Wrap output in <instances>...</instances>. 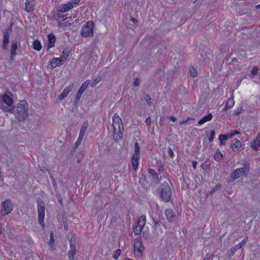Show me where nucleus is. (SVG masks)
<instances>
[{
    "label": "nucleus",
    "mask_w": 260,
    "mask_h": 260,
    "mask_svg": "<svg viewBox=\"0 0 260 260\" xmlns=\"http://www.w3.org/2000/svg\"><path fill=\"white\" fill-rule=\"evenodd\" d=\"M242 106H239L234 111L233 114L235 116H238L242 113Z\"/></svg>",
    "instance_id": "nucleus-34"
},
{
    "label": "nucleus",
    "mask_w": 260,
    "mask_h": 260,
    "mask_svg": "<svg viewBox=\"0 0 260 260\" xmlns=\"http://www.w3.org/2000/svg\"><path fill=\"white\" fill-rule=\"evenodd\" d=\"M192 166H193V168L196 169L197 168V162L195 160H193L192 161Z\"/></svg>",
    "instance_id": "nucleus-54"
},
{
    "label": "nucleus",
    "mask_w": 260,
    "mask_h": 260,
    "mask_svg": "<svg viewBox=\"0 0 260 260\" xmlns=\"http://www.w3.org/2000/svg\"><path fill=\"white\" fill-rule=\"evenodd\" d=\"M148 173L151 175L153 179H157L158 178V175L154 170L152 169H149L148 170Z\"/></svg>",
    "instance_id": "nucleus-32"
},
{
    "label": "nucleus",
    "mask_w": 260,
    "mask_h": 260,
    "mask_svg": "<svg viewBox=\"0 0 260 260\" xmlns=\"http://www.w3.org/2000/svg\"><path fill=\"white\" fill-rule=\"evenodd\" d=\"M191 120H193L194 119L191 118L190 117H187V119L185 120V121H187V123H188L189 124V121H190Z\"/></svg>",
    "instance_id": "nucleus-63"
},
{
    "label": "nucleus",
    "mask_w": 260,
    "mask_h": 260,
    "mask_svg": "<svg viewBox=\"0 0 260 260\" xmlns=\"http://www.w3.org/2000/svg\"><path fill=\"white\" fill-rule=\"evenodd\" d=\"M140 153V146L137 142L135 144V154L133 156L139 157Z\"/></svg>",
    "instance_id": "nucleus-31"
},
{
    "label": "nucleus",
    "mask_w": 260,
    "mask_h": 260,
    "mask_svg": "<svg viewBox=\"0 0 260 260\" xmlns=\"http://www.w3.org/2000/svg\"><path fill=\"white\" fill-rule=\"evenodd\" d=\"M213 116L211 113L208 114L207 115L204 116L201 119L198 121L199 125H202L207 121H210Z\"/></svg>",
    "instance_id": "nucleus-23"
},
{
    "label": "nucleus",
    "mask_w": 260,
    "mask_h": 260,
    "mask_svg": "<svg viewBox=\"0 0 260 260\" xmlns=\"http://www.w3.org/2000/svg\"><path fill=\"white\" fill-rule=\"evenodd\" d=\"M13 208V204L10 200H6L3 202V207L1 213L3 216L9 214L11 212Z\"/></svg>",
    "instance_id": "nucleus-8"
},
{
    "label": "nucleus",
    "mask_w": 260,
    "mask_h": 260,
    "mask_svg": "<svg viewBox=\"0 0 260 260\" xmlns=\"http://www.w3.org/2000/svg\"><path fill=\"white\" fill-rule=\"evenodd\" d=\"M131 21H132V22H133L135 24L137 23L138 22V20L136 18H132L131 19Z\"/></svg>",
    "instance_id": "nucleus-58"
},
{
    "label": "nucleus",
    "mask_w": 260,
    "mask_h": 260,
    "mask_svg": "<svg viewBox=\"0 0 260 260\" xmlns=\"http://www.w3.org/2000/svg\"><path fill=\"white\" fill-rule=\"evenodd\" d=\"M35 2L34 0H26L24 10L27 12H31L34 9Z\"/></svg>",
    "instance_id": "nucleus-15"
},
{
    "label": "nucleus",
    "mask_w": 260,
    "mask_h": 260,
    "mask_svg": "<svg viewBox=\"0 0 260 260\" xmlns=\"http://www.w3.org/2000/svg\"><path fill=\"white\" fill-rule=\"evenodd\" d=\"M123 130V127L121 129L120 132L117 131L115 133L113 132L114 133V139L115 141H119V140H121L122 139V131Z\"/></svg>",
    "instance_id": "nucleus-27"
},
{
    "label": "nucleus",
    "mask_w": 260,
    "mask_h": 260,
    "mask_svg": "<svg viewBox=\"0 0 260 260\" xmlns=\"http://www.w3.org/2000/svg\"><path fill=\"white\" fill-rule=\"evenodd\" d=\"M142 231V229H141L140 228L137 226V225L136 226V228L134 230V232L135 235H139Z\"/></svg>",
    "instance_id": "nucleus-40"
},
{
    "label": "nucleus",
    "mask_w": 260,
    "mask_h": 260,
    "mask_svg": "<svg viewBox=\"0 0 260 260\" xmlns=\"http://www.w3.org/2000/svg\"><path fill=\"white\" fill-rule=\"evenodd\" d=\"M256 139L260 142V133L258 134Z\"/></svg>",
    "instance_id": "nucleus-64"
},
{
    "label": "nucleus",
    "mask_w": 260,
    "mask_h": 260,
    "mask_svg": "<svg viewBox=\"0 0 260 260\" xmlns=\"http://www.w3.org/2000/svg\"><path fill=\"white\" fill-rule=\"evenodd\" d=\"M170 119L172 120L173 122H175L176 120V118L174 116H171Z\"/></svg>",
    "instance_id": "nucleus-62"
},
{
    "label": "nucleus",
    "mask_w": 260,
    "mask_h": 260,
    "mask_svg": "<svg viewBox=\"0 0 260 260\" xmlns=\"http://www.w3.org/2000/svg\"><path fill=\"white\" fill-rule=\"evenodd\" d=\"M158 194L161 201L165 202L170 201L172 197V190L169 182L166 181L161 184Z\"/></svg>",
    "instance_id": "nucleus-2"
},
{
    "label": "nucleus",
    "mask_w": 260,
    "mask_h": 260,
    "mask_svg": "<svg viewBox=\"0 0 260 260\" xmlns=\"http://www.w3.org/2000/svg\"><path fill=\"white\" fill-rule=\"evenodd\" d=\"M70 250L68 251V257L69 260H74V256L76 253L75 241L73 238L69 240Z\"/></svg>",
    "instance_id": "nucleus-9"
},
{
    "label": "nucleus",
    "mask_w": 260,
    "mask_h": 260,
    "mask_svg": "<svg viewBox=\"0 0 260 260\" xmlns=\"http://www.w3.org/2000/svg\"><path fill=\"white\" fill-rule=\"evenodd\" d=\"M101 80L100 77L95 78L91 83L90 85L92 87H95Z\"/></svg>",
    "instance_id": "nucleus-37"
},
{
    "label": "nucleus",
    "mask_w": 260,
    "mask_h": 260,
    "mask_svg": "<svg viewBox=\"0 0 260 260\" xmlns=\"http://www.w3.org/2000/svg\"><path fill=\"white\" fill-rule=\"evenodd\" d=\"M54 242H55V240H54V238L53 234V233H51L50 234V241H49V245L51 247H52L53 246V244L54 243Z\"/></svg>",
    "instance_id": "nucleus-33"
},
{
    "label": "nucleus",
    "mask_w": 260,
    "mask_h": 260,
    "mask_svg": "<svg viewBox=\"0 0 260 260\" xmlns=\"http://www.w3.org/2000/svg\"><path fill=\"white\" fill-rule=\"evenodd\" d=\"M90 83L89 80H86L84 82H83L80 87L78 91L77 92L75 100H74V105H76L79 103V101H80L81 97L82 96V94L85 91L86 89L87 88L88 84Z\"/></svg>",
    "instance_id": "nucleus-7"
},
{
    "label": "nucleus",
    "mask_w": 260,
    "mask_h": 260,
    "mask_svg": "<svg viewBox=\"0 0 260 260\" xmlns=\"http://www.w3.org/2000/svg\"><path fill=\"white\" fill-rule=\"evenodd\" d=\"M258 72L257 68L256 67H253L251 70V74L253 75H255Z\"/></svg>",
    "instance_id": "nucleus-48"
},
{
    "label": "nucleus",
    "mask_w": 260,
    "mask_h": 260,
    "mask_svg": "<svg viewBox=\"0 0 260 260\" xmlns=\"http://www.w3.org/2000/svg\"><path fill=\"white\" fill-rule=\"evenodd\" d=\"M3 47L4 49H6L7 48V46L9 42L10 38V34L7 31H4L3 32Z\"/></svg>",
    "instance_id": "nucleus-17"
},
{
    "label": "nucleus",
    "mask_w": 260,
    "mask_h": 260,
    "mask_svg": "<svg viewBox=\"0 0 260 260\" xmlns=\"http://www.w3.org/2000/svg\"><path fill=\"white\" fill-rule=\"evenodd\" d=\"M235 102L233 99L230 98L228 100L226 104L223 108V111H226L229 109L232 108L234 105Z\"/></svg>",
    "instance_id": "nucleus-21"
},
{
    "label": "nucleus",
    "mask_w": 260,
    "mask_h": 260,
    "mask_svg": "<svg viewBox=\"0 0 260 260\" xmlns=\"http://www.w3.org/2000/svg\"><path fill=\"white\" fill-rule=\"evenodd\" d=\"M152 220H153V226L155 228H156L157 226L159 225L158 221L157 219H155L154 218H152Z\"/></svg>",
    "instance_id": "nucleus-50"
},
{
    "label": "nucleus",
    "mask_w": 260,
    "mask_h": 260,
    "mask_svg": "<svg viewBox=\"0 0 260 260\" xmlns=\"http://www.w3.org/2000/svg\"><path fill=\"white\" fill-rule=\"evenodd\" d=\"M18 42L16 40H13L12 42L11 48V59L13 60V57L16 55V50L17 49Z\"/></svg>",
    "instance_id": "nucleus-18"
},
{
    "label": "nucleus",
    "mask_w": 260,
    "mask_h": 260,
    "mask_svg": "<svg viewBox=\"0 0 260 260\" xmlns=\"http://www.w3.org/2000/svg\"><path fill=\"white\" fill-rule=\"evenodd\" d=\"M94 22L92 21H88L81 30V35L83 37H91L93 35Z\"/></svg>",
    "instance_id": "nucleus-5"
},
{
    "label": "nucleus",
    "mask_w": 260,
    "mask_h": 260,
    "mask_svg": "<svg viewBox=\"0 0 260 260\" xmlns=\"http://www.w3.org/2000/svg\"><path fill=\"white\" fill-rule=\"evenodd\" d=\"M215 135V132L214 131H211L210 132V136L209 137V141L211 142L213 141Z\"/></svg>",
    "instance_id": "nucleus-39"
},
{
    "label": "nucleus",
    "mask_w": 260,
    "mask_h": 260,
    "mask_svg": "<svg viewBox=\"0 0 260 260\" xmlns=\"http://www.w3.org/2000/svg\"><path fill=\"white\" fill-rule=\"evenodd\" d=\"M247 238H244L242 242H240L239 244H238V245L240 246V248H241L244 244L246 243L247 241Z\"/></svg>",
    "instance_id": "nucleus-51"
},
{
    "label": "nucleus",
    "mask_w": 260,
    "mask_h": 260,
    "mask_svg": "<svg viewBox=\"0 0 260 260\" xmlns=\"http://www.w3.org/2000/svg\"><path fill=\"white\" fill-rule=\"evenodd\" d=\"M241 146V143L238 139H234L231 142V147L233 151H238Z\"/></svg>",
    "instance_id": "nucleus-16"
},
{
    "label": "nucleus",
    "mask_w": 260,
    "mask_h": 260,
    "mask_svg": "<svg viewBox=\"0 0 260 260\" xmlns=\"http://www.w3.org/2000/svg\"><path fill=\"white\" fill-rule=\"evenodd\" d=\"M120 253H121V250L120 249H118L115 251V253L114 254L113 257L115 260H116L119 257V256L120 254Z\"/></svg>",
    "instance_id": "nucleus-41"
},
{
    "label": "nucleus",
    "mask_w": 260,
    "mask_h": 260,
    "mask_svg": "<svg viewBox=\"0 0 260 260\" xmlns=\"http://www.w3.org/2000/svg\"><path fill=\"white\" fill-rule=\"evenodd\" d=\"M70 53V50L68 48L64 49L62 52V55L60 57L61 59L64 60V61L66 60L67 58L69 56Z\"/></svg>",
    "instance_id": "nucleus-30"
},
{
    "label": "nucleus",
    "mask_w": 260,
    "mask_h": 260,
    "mask_svg": "<svg viewBox=\"0 0 260 260\" xmlns=\"http://www.w3.org/2000/svg\"><path fill=\"white\" fill-rule=\"evenodd\" d=\"M152 99L151 98H149L148 99L146 100V102L149 105L152 104Z\"/></svg>",
    "instance_id": "nucleus-52"
},
{
    "label": "nucleus",
    "mask_w": 260,
    "mask_h": 260,
    "mask_svg": "<svg viewBox=\"0 0 260 260\" xmlns=\"http://www.w3.org/2000/svg\"><path fill=\"white\" fill-rule=\"evenodd\" d=\"M157 163L158 167V171L162 172L164 170L162 164H161V162L160 161H159V162L157 161Z\"/></svg>",
    "instance_id": "nucleus-45"
},
{
    "label": "nucleus",
    "mask_w": 260,
    "mask_h": 260,
    "mask_svg": "<svg viewBox=\"0 0 260 260\" xmlns=\"http://www.w3.org/2000/svg\"><path fill=\"white\" fill-rule=\"evenodd\" d=\"M240 246L238 244L231 248V250L226 253V255L229 258H231L235 254L236 251L240 249Z\"/></svg>",
    "instance_id": "nucleus-20"
},
{
    "label": "nucleus",
    "mask_w": 260,
    "mask_h": 260,
    "mask_svg": "<svg viewBox=\"0 0 260 260\" xmlns=\"http://www.w3.org/2000/svg\"><path fill=\"white\" fill-rule=\"evenodd\" d=\"M237 12L239 13V14L240 15H244V14H246V12H245V11H243V10H242V11H240H240H238V12Z\"/></svg>",
    "instance_id": "nucleus-56"
},
{
    "label": "nucleus",
    "mask_w": 260,
    "mask_h": 260,
    "mask_svg": "<svg viewBox=\"0 0 260 260\" xmlns=\"http://www.w3.org/2000/svg\"><path fill=\"white\" fill-rule=\"evenodd\" d=\"M37 208L38 212V222L42 226H44L45 224L44 222L45 217V204L43 201L41 199H38L37 200Z\"/></svg>",
    "instance_id": "nucleus-4"
},
{
    "label": "nucleus",
    "mask_w": 260,
    "mask_h": 260,
    "mask_svg": "<svg viewBox=\"0 0 260 260\" xmlns=\"http://www.w3.org/2000/svg\"><path fill=\"white\" fill-rule=\"evenodd\" d=\"M189 72H190V74L192 77H194L197 76V72L194 68H192L190 70Z\"/></svg>",
    "instance_id": "nucleus-42"
},
{
    "label": "nucleus",
    "mask_w": 260,
    "mask_h": 260,
    "mask_svg": "<svg viewBox=\"0 0 260 260\" xmlns=\"http://www.w3.org/2000/svg\"><path fill=\"white\" fill-rule=\"evenodd\" d=\"M140 81H141V80L139 78H136L134 82V85L135 86H139L140 84Z\"/></svg>",
    "instance_id": "nucleus-46"
},
{
    "label": "nucleus",
    "mask_w": 260,
    "mask_h": 260,
    "mask_svg": "<svg viewBox=\"0 0 260 260\" xmlns=\"http://www.w3.org/2000/svg\"><path fill=\"white\" fill-rule=\"evenodd\" d=\"M135 252L138 255L141 256L143 250H144V247L142 241L137 240L134 242V244Z\"/></svg>",
    "instance_id": "nucleus-10"
},
{
    "label": "nucleus",
    "mask_w": 260,
    "mask_h": 260,
    "mask_svg": "<svg viewBox=\"0 0 260 260\" xmlns=\"http://www.w3.org/2000/svg\"><path fill=\"white\" fill-rule=\"evenodd\" d=\"M231 134L233 135V136L235 135L239 134V132L237 131H231Z\"/></svg>",
    "instance_id": "nucleus-57"
},
{
    "label": "nucleus",
    "mask_w": 260,
    "mask_h": 260,
    "mask_svg": "<svg viewBox=\"0 0 260 260\" xmlns=\"http://www.w3.org/2000/svg\"><path fill=\"white\" fill-rule=\"evenodd\" d=\"M225 135L227 137L228 139L232 138L233 137V135L231 134V132Z\"/></svg>",
    "instance_id": "nucleus-53"
},
{
    "label": "nucleus",
    "mask_w": 260,
    "mask_h": 260,
    "mask_svg": "<svg viewBox=\"0 0 260 260\" xmlns=\"http://www.w3.org/2000/svg\"><path fill=\"white\" fill-rule=\"evenodd\" d=\"M3 101L7 106L10 107L13 104L12 99L8 94H5L3 96Z\"/></svg>",
    "instance_id": "nucleus-22"
},
{
    "label": "nucleus",
    "mask_w": 260,
    "mask_h": 260,
    "mask_svg": "<svg viewBox=\"0 0 260 260\" xmlns=\"http://www.w3.org/2000/svg\"><path fill=\"white\" fill-rule=\"evenodd\" d=\"M142 237L145 239H149L151 238V235L147 231H144L142 233Z\"/></svg>",
    "instance_id": "nucleus-38"
},
{
    "label": "nucleus",
    "mask_w": 260,
    "mask_h": 260,
    "mask_svg": "<svg viewBox=\"0 0 260 260\" xmlns=\"http://www.w3.org/2000/svg\"><path fill=\"white\" fill-rule=\"evenodd\" d=\"M165 215L167 220L169 222L174 220L176 218V214L175 212L171 209H167L166 210Z\"/></svg>",
    "instance_id": "nucleus-14"
},
{
    "label": "nucleus",
    "mask_w": 260,
    "mask_h": 260,
    "mask_svg": "<svg viewBox=\"0 0 260 260\" xmlns=\"http://www.w3.org/2000/svg\"><path fill=\"white\" fill-rule=\"evenodd\" d=\"M219 141H220V145H224L225 144V141L224 140H222V139H219Z\"/></svg>",
    "instance_id": "nucleus-61"
},
{
    "label": "nucleus",
    "mask_w": 260,
    "mask_h": 260,
    "mask_svg": "<svg viewBox=\"0 0 260 260\" xmlns=\"http://www.w3.org/2000/svg\"><path fill=\"white\" fill-rule=\"evenodd\" d=\"M222 154L219 151H218L216 152L214 156V158L215 160L219 161L220 159V158L222 157Z\"/></svg>",
    "instance_id": "nucleus-35"
},
{
    "label": "nucleus",
    "mask_w": 260,
    "mask_h": 260,
    "mask_svg": "<svg viewBox=\"0 0 260 260\" xmlns=\"http://www.w3.org/2000/svg\"><path fill=\"white\" fill-rule=\"evenodd\" d=\"M64 62V60L60 57H54L50 61L48 66H50L52 69H54L57 66H62Z\"/></svg>",
    "instance_id": "nucleus-12"
},
{
    "label": "nucleus",
    "mask_w": 260,
    "mask_h": 260,
    "mask_svg": "<svg viewBox=\"0 0 260 260\" xmlns=\"http://www.w3.org/2000/svg\"><path fill=\"white\" fill-rule=\"evenodd\" d=\"M33 48L37 51H40L42 49V45L41 42L38 40H35L32 42Z\"/></svg>",
    "instance_id": "nucleus-26"
},
{
    "label": "nucleus",
    "mask_w": 260,
    "mask_h": 260,
    "mask_svg": "<svg viewBox=\"0 0 260 260\" xmlns=\"http://www.w3.org/2000/svg\"><path fill=\"white\" fill-rule=\"evenodd\" d=\"M73 8V5L71 2L66 4H60L57 7V11L59 12L64 13L68 12Z\"/></svg>",
    "instance_id": "nucleus-11"
},
{
    "label": "nucleus",
    "mask_w": 260,
    "mask_h": 260,
    "mask_svg": "<svg viewBox=\"0 0 260 260\" xmlns=\"http://www.w3.org/2000/svg\"><path fill=\"white\" fill-rule=\"evenodd\" d=\"M57 16L58 18L61 19L63 20H65L67 19V17L65 15L61 14H58Z\"/></svg>",
    "instance_id": "nucleus-44"
},
{
    "label": "nucleus",
    "mask_w": 260,
    "mask_h": 260,
    "mask_svg": "<svg viewBox=\"0 0 260 260\" xmlns=\"http://www.w3.org/2000/svg\"><path fill=\"white\" fill-rule=\"evenodd\" d=\"M48 49H49V48H52L54 46L55 43L56 41V37L53 34H49L48 35Z\"/></svg>",
    "instance_id": "nucleus-19"
},
{
    "label": "nucleus",
    "mask_w": 260,
    "mask_h": 260,
    "mask_svg": "<svg viewBox=\"0 0 260 260\" xmlns=\"http://www.w3.org/2000/svg\"><path fill=\"white\" fill-rule=\"evenodd\" d=\"M72 4H74L75 5H76V4H79V3L80 2V0H72Z\"/></svg>",
    "instance_id": "nucleus-59"
},
{
    "label": "nucleus",
    "mask_w": 260,
    "mask_h": 260,
    "mask_svg": "<svg viewBox=\"0 0 260 260\" xmlns=\"http://www.w3.org/2000/svg\"><path fill=\"white\" fill-rule=\"evenodd\" d=\"M88 124L87 123H84L81 127V128L80 131L79 136L84 137L85 133L87 128Z\"/></svg>",
    "instance_id": "nucleus-29"
},
{
    "label": "nucleus",
    "mask_w": 260,
    "mask_h": 260,
    "mask_svg": "<svg viewBox=\"0 0 260 260\" xmlns=\"http://www.w3.org/2000/svg\"><path fill=\"white\" fill-rule=\"evenodd\" d=\"M57 200H58V201L59 203L60 204H62V199H61L60 196L57 197Z\"/></svg>",
    "instance_id": "nucleus-60"
},
{
    "label": "nucleus",
    "mask_w": 260,
    "mask_h": 260,
    "mask_svg": "<svg viewBox=\"0 0 260 260\" xmlns=\"http://www.w3.org/2000/svg\"><path fill=\"white\" fill-rule=\"evenodd\" d=\"M151 119L150 117H148L146 119V120H145V123H146V125L148 127H150V125H151Z\"/></svg>",
    "instance_id": "nucleus-43"
},
{
    "label": "nucleus",
    "mask_w": 260,
    "mask_h": 260,
    "mask_svg": "<svg viewBox=\"0 0 260 260\" xmlns=\"http://www.w3.org/2000/svg\"><path fill=\"white\" fill-rule=\"evenodd\" d=\"M1 109L5 111L13 113L16 118L20 121L24 120L28 116L27 106L25 101H21L20 103L12 108L4 107L2 105Z\"/></svg>",
    "instance_id": "nucleus-1"
},
{
    "label": "nucleus",
    "mask_w": 260,
    "mask_h": 260,
    "mask_svg": "<svg viewBox=\"0 0 260 260\" xmlns=\"http://www.w3.org/2000/svg\"><path fill=\"white\" fill-rule=\"evenodd\" d=\"M73 87H74L73 83L71 84L69 86L66 87L64 89V90H63L62 93L58 95V99L59 100H62L64 99H65L68 96L69 92L72 90Z\"/></svg>",
    "instance_id": "nucleus-13"
},
{
    "label": "nucleus",
    "mask_w": 260,
    "mask_h": 260,
    "mask_svg": "<svg viewBox=\"0 0 260 260\" xmlns=\"http://www.w3.org/2000/svg\"><path fill=\"white\" fill-rule=\"evenodd\" d=\"M168 154L170 156L171 158H173L174 156V152L172 150V149L171 148H169L168 151Z\"/></svg>",
    "instance_id": "nucleus-47"
},
{
    "label": "nucleus",
    "mask_w": 260,
    "mask_h": 260,
    "mask_svg": "<svg viewBox=\"0 0 260 260\" xmlns=\"http://www.w3.org/2000/svg\"><path fill=\"white\" fill-rule=\"evenodd\" d=\"M146 224V218L145 216H141L137 222V226L140 228L141 229Z\"/></svg>",
    "instance_id": "nucleus-25"
},
{
    "label": "nucleus",
    "mask_w": 260,
    "mask_h": 260,
    "mask_svg": "<svg viewBox=\"0 0 260 260\" xmlns=\"http://www.w3.org/2000/svg\"><path fill=\"white\" fill-rule=\"evenodd\" d=\"M113 127L114 132H120L123 126L122 120L117 113H115L113 116Z\"/></svg>",
    "instance_id": "nucleus-6"
},
{
    "label": "nucleus",
    "mask_w": 260,
    "mask_h": 260,
    "mask_svg": "<svg viewBox=\"0 0 260 260\" xmlns=\"http://www.w3.org/2000/svg\"><path fill=\"white\" fill-rule=\"evenodd\" d=\"M250 147L255 151L260 149V142L255 139L250 143Z\"/></svg>",
    "instance_id": "nucleus-24"
},
{
    "label": "nucleus",
    "mask_w": 260,
    "mask_h": 260,
    "mask_svg": "<svg viewBox=\"0 0 260 260\" xmlns=\"http://www.w3.org/2000/svg\"><path fill=\"white\" fill-rule=\"evenodd\" d=\"M83 137L79 136V137H78L77 141L76 142V143L74 144V148H77L79 146V145L81 144V141L83 140Z\"/></svg>",
    "instance_id": "nucleus-36"
},
{
    "label": "nucleus",
    "mask_w": 260,
    "mask_h": 260,
    "mask_svg": "<svg viewBox=\"0 0 260 260\" xmlns=\"http://www.w3.org/2000/svg\"><path fill=\"white\" fill-rule=\"evenodd\" d=\"M51 179L52 180L53 186H55V185H56V183L55 179L52 176H51Z\"/></svg>",
    "instance_id": "nucleus-55"
},
{
    "label": "nucleus",
    "mask_w": 260,
    "mask_h": 260,
    "mask_svg": "<svg viewBox=\"0 0 260 260\" xmlns=\"http://www.w3.org/2000/svg\"><path fill=\"white\" fill-rule=\"evenodd\" d=\"M250 165L248 162L244 164V167L237 169L231 174V178L232 180L239 178L241 175L247 176L249 172Z\"/></svg>",
    "instance_id": "nucleus-3"
},
{
    "label": "nucleus",
    "mask_w": 260,
    "mask_h": 260,
    "mask_svg": "<svg viewBox=\"0 0 260 260\" xmlns=\"http://www.w3.org/2000/svg\"><path fill=\"white\" fill-rule=\"evenodd\" d=\"M139 157L133 156L132 159V164L134 169L136 171L138 166V160Z\"/></svg>",
    "instance_id": "nucleus-28"
},
{
    "label": "nucleus",
    "mask_w": 260,
    "mask_h": 260,
    "mask_svg": "<svg viewBox=\"0 0 260 260\" xmlns=\"http://www.w3.org/2000/svg\"><path fill=\"white\" fill-rule=\"evenodd\" d=\"M219 139H222V140H224V141H226L228 139L227 138V137L225 136V135H224V134H221L219 137Z\"/></svg>",
    "instance_id": "nucleus-49"
}]
</instances>
